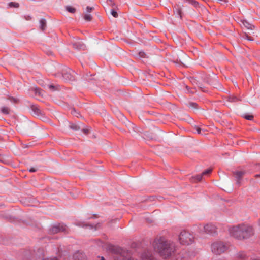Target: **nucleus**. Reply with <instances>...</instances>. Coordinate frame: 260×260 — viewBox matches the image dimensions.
<instances>
[{
	"label": "nucleus",
	"instance_id": "obj_1",
	"mask_svg": "<svg viewBox=\"0 0 260 260\" xmlns=\"http://www.w3.org/2000/svg\"><path fill=\"white\" fill-rule=\"evenodd\" d=\"M153 246L154 250L164 258L171 256L175 251L174 244L164 238L156 239Z\"/></svg>",
	"mask_w": 260,
	"mask_h": 260
},
{
	"label": "nucleus",
	"instance_id": "obj_2",
	"mask_svg": "<svg viewBox=\"0 0 260 260\" xmlns=\"http://www.w3.org/2000/svg\"><path fill=\"white\" fill-rule=\"evenodd\" d=\"M231 235L238 240H245L251 237L254 234L253 228L248 224H239L230 229Z\"/></svg>",
	"mask_w": 260,
	"mask_h": 260
},
{
	"label": "nucleus",
	"instance_id": "obj_3",
	"mask_svg": "<svg viewBox=\"0 0 260 260\" xmlns=\"http://www.w3.org/2000/svg\"><path fill=\"white\" fill-rule=\"evenodd\" d=\"M179 240L181 244L183 245H189L192 244L194 240L193 235L189 232L182 231L179 236Z\"/></svg>",
	"mask_w": 260,
	"mask_h": 260
},
{
	"label": "nucleus",
	"instance_id": "obj_4",
	"mask_svg": "<svg viewBox=\"0 0 260 260\" xmlns=\"http://www.w3.org/2000/svg\"><path fill=\"white\" fill-rule=\"evenodd\" d=\"M226 249V245L221 241L215 242L211 245L212 252L217 255L224 252Z\"/></svg>",
	"mask_w": 260,
	"mask_h": 260
},
{
	"label": "nucleus",
	"instance_id": "obj_5",
	"mask_svg": "<svg viewBox=\"0 0 260 260\" xmlns=\"http://www.w3.org/2000/svg\"><path fill=\"white\" fill-rule=\"evenodd\" d=\"M199 229L200 233L213 235L217 233L216 227L212 224H207L205 225L200 224L199 225Z\"/></svg>",
	"mask_w": 260,
	"mask_h": 260
},
{
	"label": "nucleus",
	"instance_id": "obj_6",
	"mask_svg": "<svg viewBox=\"0 0 260 260\" xmlns=\"http://www.w3.org/2000/svg\"><path fill=\"white\" fill-rule=\"evenodd\" d=\"M75 73L68 68H65L62 71V76L67 81H73L74 80Z\"/></svg>",
	"mask_w": 260,
	"mask_h": 260
},
{
	"label": "nucleus",
	"instance_id": "obj_7",
	"mask_svg": "<svg viewBox=\"0 0 260 260\" xmlns=\"http://www.w3.org/2000/svg\"><path fill=\"white\" fill-rule=\"evenodd\" d=\"M114 260H134L132 258L131 254L126 251H122L119 254L116 255Z\"/></svg>",
	"mask_w": 260,
	"mask_h": 260
},
{
	"label": "nucleus",
	"instance_id": "obj_8",
	"mask_svg": "<svg viewBox=\"0 0 260 260\" xmlns=\"http://www.w3.org/2000/svg\"><path fill=\"white\" fill-rule=\"evenodd\" d=\"M66 227L62 225H57L52 228L51 232L53 234L65 231Z\"/></svg>",
	"mask_w": 260,
	"mask_h": 260
},
{
	"label": "nucleus",
	"instance_id": "obj_9",
	"mask_svg": "<svg viewBox=\"0 0 260 260\" xmlns=\"http://www.w3.org/2000/svg\"><path fill=\"white\" fill-rule=\"evenodd\" d=\"M245 174V172L244 171H237L234 172V175L235 177L237 179V183H240V180L243 177V176Z\"/></svg>",
	"mask_w": 260,
	"mask_h": 260
},
{
	"label": "nucleus",
	"instance_id": "obj_10",
	"mask_svg": "<svg viewBox=\"0 0 260 260\" xmlns=\"http://www.w3.org/2000/svg\"><path fill=\"white\" fill-rule=\"evenodd\" d=\"M84 254L79 252L76 253L74 255V258L76 260H84Z\"/></svg>",
	"mask_w": 260,
	"mask_h": 260
},
{
	"label": "nucleus",
	"instance_id": "obj_11",
	"mask_svg": "<svg viewBox=\"0 0 260 260\" xmlns=\"http://www.w3.org/2000/svg\"><path fill=\"white\" fill-rule=\"evenodd\" d=\"M242 23L243 25L248 30H252L253 28L254 27L253 25L249 23L246 20L242 21Z\"/></svg>",
	"mask_w": 260,
	"mask_h": 260
},
{
	"label": "nucleus",
	"instance_id": "obj_12",
	"mask_svg": "<svg viewBox=\"0 0 260 260\" xmlns=\"http://www.w3.org/2000/svg\"><path fill=\"white\" fill-rule=\"evenodd\" d=\"M74 47L77 49H81L84 48V44L82 41H79L73 44Z\"/></svg>",
	"mask_w": 260,
	"mask_h": 260
},
{
	"label": "nucleus",
	"instance_id": "obj_13",
	"mask_svg": "<svg viewBox=\"0 0 260 260\" xmlns=\"http://www.w3.org/2000/svg\"><path fill=\"white\" fill-rule=\"evenodd\" d=\"M186 254L185 253V252L178 254L176 257V260H186Z\"/></svg>",
	"mask_w": 260,
	"mask_h": 260
},
{
	"label": "nucleus",
	"instance_id": "obj_14",
	"mask_svg": "<svg viewBox=\"0 0 260 260\" xmlns=\"http://www.w3.org/2000/svg\"><path fill=\"white\" fill-rule=\"evenodd\" d=\"M46 26V22L45 19H41L40 20V27L42 30H44Z\"/></svg>",
	"mask_w": 260,
	"mask_h": 260
},
{
	"label": "nucleus",
	"instance_id": "obj_15",
	"mask_svg": "<svg viewBox=\"0 0 260 260\" xmlns=\"http://www.w3.org/2000/svg\"><path fill=\"white\" fill-rule=\"evenodd\" d=\"M237 257L239 259L244 260L246 258V255L244 252H240L237 254Z\"/></svg>",
	"mask_w": 260,
	"mask_h": 260
},
{
	"label": "nucleus",
	"instance_id": "obj_16",
	"mask_svg": "<svg viewBox=\"0 0 260 260\" xmlns=\"http://www.w3.org/2000/svg\"><path fill=\"white\" fill-rule=\"evenodd\" d=\"M84 19L87 21H90L92 20V16L89 13H86L84 15Z\"/></svg>",
	"mask_w": 260,
	"mask_h": 260
},
{
	"label": "nucleus",
	"instance_id": "obj_17",
	"mask_svg": "<svg viewBox=\"0 0 260 260\" xmlns=\"http://www.w3.org/2000/svg\"><path fill=\"white\" fill-rule=\"evenodd\" d=\"M66 10L70 12V13H74L76 11V9L75 8H74V7H72L71 6H67L66 7Z\"/></svg>",
	"mask_w": 260,
	"mask_h": 260
},
{
	"label": "nucleus",
	"instance_id": "obj_18",
	"mask_svg": "<svg viewBox=\"0 0 260 260\" xmlns=\"http://www.w3.org/2000/svg\"><path fill=\"white\" fill-rule=\"evenodd\" d=\"M9 6L10 7L18 8L19 5L18 3L10 2V3H9Z\"/></svg>",
	"mask_w": 260,
	"mask_h": 260
},
{
	"label": "nucleus",
	"instance_id": "obj_19",
	"mask_svg": "<svg viewBox=\"0 0 260 260\" xmlns=\"http://www.w3.org/2000/svg\"><path fill=\"white\" fill-rule=\"evenodd\" d=\"M1 111L4 114H8L9 113V109L8 107H4L2 108Z\"/></svg>",
	"mask_w": 260,
	"mask_h": 260
},
{
	"label": "nucleus",
	"instance_id": "obj_20",
	"mask_svg": "<svg viewBox=\"0 0 260 260\" xmlns=\"http://www.w3.org/2000/svg\"><path fill=\"white\" fill-rule=\"evenodd\" d=\"M31 109L38 115L40 113V109L37 106H32Z\"/></svg>",
	"mask_w": 260,
	"mask_h": 260
},
{
	"label": "nucleus",
	"instance_id": "obj_21",
	"mask_svg": "<svg viewBox=\"0 0 260 260\" xmlns=\"http://www.w3.org/2000/svg\"><path fill=\"white\" fill-rule=\"evenodd\" d=\"M212 171V169H208L205 171H204L202 175H209V174H210L211 173Z\"/></svg>",
	"mask_w": 260,
	"mask_h": 260
},
{
	"label": "nucleus",
	"instance_id": "obj_22",
	"mask_svg": "<svg viewBox=\"0 0 260 260\" xmlns=\"http://www.w3.org/2000/svg\"><path fill=\"white\" fill-rule=\"evenodd\" d=\"M240 100L238 98L236 97V96H231V97H230L229 98V101L231 102H236V101H238Z\"/></svg>",
	"mask_w": 260,
	"mask_h": 260
},
{
	"label": "nucleus",
	"instance_id": "obj_23",
	"mask_svg": "<svg viewBox=\"0 0 260 260\" xmlns=\"http://www.w3.org/2000/svg\"><path fill=\"white\" fill-rule=\"evenodd\" d=\"M70 127L74 130H77L79 128V127L78 125L73 124L70 125Z\"/></svg>",
	"mask_w": 260,
	"mask_h": 260
},
{
	"label": "nucleus",
	"instance_id": "obj_24",
	"mask_svg": "<svg viewBox=\"0 0 260 260\" xmlns=\"http://www.w3.org/2000/svg\"><path fill=\"white\" fill-rule=\"evenodd\" d=\"M217 3L220 4L221 5H224L226 4V0H216Z\"/></svg>",
	"mask_w": 260,
	"mask_h": 260
},
{
	"label": "nucleus",
	"instance_id": "obj_25",
	"mask_svg": "<svg viewBox=\"0 0 260 260\" xmlns=\"http://www.w3.org/2000/svg\"><path fill=\"white\" fill-rule=\"evenodd\" d=\"M93 10V7L87 6L86 7V12L87 13L91 12Z\"/></svg>",
	"mask_w": 260,
	"mask_h": 260
},
{
	"label": "nucleus",
	"instance_id": "obj_26",
	"mask_svg": "<svg viewBox=\"0 0 260 260\" xmlns=\"http://www.w3.org/2000/svg\"><path fill=\"white\" fill-rule=\"evenodd\" d=\"M244 117L245 119L249 120H251L253 118V116L252 115H245Z\"/></svg>",
	"mask_w": 260,
	"mask_h": 260
},
{
	"label": "nucleus",
	"instance_id": "obj_27",
	"mask_svg": "<svg viewBox=\"0 0 260 260\" xmlns=\"http://www.w3.org/2000/svg\"><path fill=\"white\" fill-rule=\"evenodd\" d=\"M111 13L112 15V16L114 17H117L118 16L117 12L114 10H112Z\"/></svg>",
	"mask_w": 260,
	"mask_h": 260
},
{
	"label": "nucleus",
	"instance_id": "obj_28",
	"mask_svg": "<svg viewBox=\"0 0 260 260\" xmlns=\"http://www.w3.org/2000/svg\"><path fill=\"white\" fill-rule=\"evenodd\" d=\"M202 175H198L196 176V179L198 180V181H201V179H202Z\"/></svg>",
	"mask_w": 260,
	"mask_h": 260
},
{
	"label": "nucleus",
	"instance_id": "obj_29",
	"mask_svg": "<svg viewBox=\"0 0 260 260\" xmlns=\"http://www.w3.org/2000/svg\"><path fill=\"white\" fill-rule=\"evenodd\" d=\"M35 91H36V93H38L39 95H41L42 93H41V91L40 90V89L39 88H35Z\"/></svg>",
	"mask_w": 260,
	"mask_h": 260
},
{
	"label": "nucleus",
	"instance_id": "obj_30",
	"mask_svg": "<svg viewBox=\"0 0 260 260\" xmlns=\"http://www.w3.org/2000/svg\"><path fill=\"white\" fill-rule=\"evenodd\" d=\"M29 171L30 172H35L37 171V169L35 168H31L30 169H29Z\"/></svg>",
	"mask_w": 260,
	"mask_h": 260
},
{
	"label": "nucleus",
	"instance_id": "obj_31",
	"mask_svg": "<svg viewBox=\"0 0 260 260\" xmlns=\"http://www.w3.org/2000/svg\"><path fill=\"white\" fill-rule=\"evenodd\" d=\"M196 131L198 134H200L201 132V129L200 127H197Z\"/></svg>",
	"mask_w": 260,
	"mask_h": 260
},
{
	"label": "nucleus",
	"instance_id": "obj_32",
	"mask_svg": "<svg viewBox=\"0 0 260 260\" xmlns=\"http://www.w3.org/2000/svg\"><path fill=\"white\" fill-rule=\"evenodd\" d=\"M76 112V111H75L74 109H73V110H72V111H71V113H72V114H73V115H75Z\"/></svg>",
	"mask_w": 260,
	"mask_h": 260
},
{
	"label": "nucleus",
	"instance_id": "obj_33",
	"mask_svg": "<svg viewBox=\"0 0 260 260\" xmlns=\"http://www.w3.org/2000/svg\"><path fill=\"white\" fill-rule=\"evenodd\" d=\"M190 105L192 106V107H194L195 106H196V103H191L190 104Z\"/></svg>",
	"mask_w": 260,
	"mask_h": 260
},
{
	"label": "nucleus",
	"instance_id": "obj_34",
	"mask_svg": "<svg viewBox=\"0 0 260 260\" xmlns=\"http://www.w3.org/2000/svg\"><path fill=\"white\" fill-rule=\"evenodd\" d=\"M256 168L258 171H260V164L257 165Z\"/></svg>",
	"mask_w": 260,
	"mask_h": 260
},
{
	"label": "nucleus",
	"instance_id": "obj_35",
	"mask_svg": "<svg viewBox=\"0 0 260 260\" xmlns=\"http://www.w3.org/2000/svg\"><path fill=\"white\" fill-rule=\"evenodd\" d=\"M255 178L260 177V174H256L254 176Z\"/></svg>",
	"mask_w": 260,
	"mask_h": 260
},
{
	"label": "nucleus",
	"instance_id": "obj_36",
	"mask_svg": "<svg viewBox=\"0 0 260 260\" xmlns=\"http://www.w3.org/2000/svg\"><path fill=\"white\" fill-rule=\"evenodd\" d=\"M144 257H145L146 259H149V257L148 255H147L146 256V255H144Z\"/></svg>",
	"mask_w": 260,
	"mask_h": 260
},
{
	"label": "nucleus",
	"instance_id": "obj_37",
	"mask_svg": "<svg viewBox=\"0 0 260 260\" xmlns=\"http://www.w3.org/2000/svg\"><path fill=\"white\" fill-rule=\"evenodd\" d=\"M251 260H260V259L257 258H252L251 259Z\"/></svg>",
	"mask_w": 260,
	"mask_h": 260
},
{
	"label": "nucleus",
	"instance_id": "obj_38",
	"mask_svg": "<svg viewBox=\"0 0 260 260\" xmlns=\"http://www.w3.org/2000/svg\"><path fill=\"white\" fill-rule=\"evenodd\" d=\"M142 259H143V260H146V259H145V257H144V255H142Z\"/></svg>",
	"mask_w": 260,
	"mask_h": 260
},
{
	"label": "nucleus",
	"instance_id": "obj_39",
	"mask_svg": "<svg viewBox=\"0 0 260 260\" xmlns=\"http://www.w3.org/2000/svg\"><path fill=\"white\" fill-rule=\"evenodd\" d=\"M49 87V88H50V89H51V88H54V86H53V85H50Z\"/></svg>",
	"mask_w": 260,
	"mask_h": 260
},
{
	"label": "nucleus",
	"instance_id": "obj_40",
	"mask_svg": "<svg viewBox=\"0 0 260 260\" xmlns=\"http://www.w3.org/2000/svg\"><path fill=\"white\" fill-rule=\"evenodd\" d=\"M191 2H192V3H195V2H194L193 0H191Z\"/></svg>",
	"mask_w": 260,
	"mask_h": 260
},
{
	"label": "nucleus",
	"instance_id": "obj_41",
	"mask_svg": "<svg viewBox=\"0 0 260 260\" xmlns=\"http://www.w3.org/2000/svg\"><path fill=\"white\" fill-rule=\"evenodd\" d=\"M258 224H259V226H260V220H259V221Z\"/></svg>",
	"mask_w": 260,
	"mask_h": 260
}]
</instances>
